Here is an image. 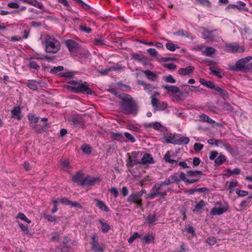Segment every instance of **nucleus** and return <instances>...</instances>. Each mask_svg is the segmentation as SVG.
I'll return each instance as SVG.
<instances>
[{"instance_id":"nucleus-59","label":"nucleus","mask_w":252,"mask_h":252,"mask_svg":"<svg viewBox=\"0 0 252 252\" xmlns=\"http://www.w3.org/2000/svg\"><path fill=\"white\" fill-rule=\"evenodd\" d=\"M148 53L153 57H156L158 55V52L155 49L150 48L147 50Z\"/></svg>"},{"instance_id":"nucleus-14","label":"nucleus","mask_w":252,"mask_h":252,"mask_svg":"<svg viewBox=\"0 0 252 252\" xmlns=\"http://www.w3.org/2000/svg\"><path fill=\"white\" fill-rule=\"evenodd\" d=\"M64 43L70 52H72L79 48V44L72 39H68Z\"/></svg>"},{"instance_id":"nucleus-35","label":"nucleus","mask_w":252,"mask_h":252,"mask_svg":"<svg viewBox=\"0 0 252 252\" xmlns=\"http://www.w3.org/2000/svg\"><path fill=\"white\" fill-rule=\"evenodd\" d=\"M202 120L204 122H207L210 124H214L215 121L213 119L209 118V117L205 114H202L200 116Z\"/></svg>"},{"instance_id":"nucleus-16","label":"nucleus","mask_w":252,"mask_h":252,"mask_svg":"<svg viewBox=\"0 0 252 252\" xmlns=\"http://www.w3.org/2000/svg\"><path fill=\"white\" fill-rule=\"evenodd\" d=\"M215 31H208L204 30L202 32V37L204 39H209L210 41H214L216 40L215 36L213 33Z\"/></svg>"},{"instance_id":"nucleus-21","label":"nucleus","mask_w":252,"mask_h":252,"mask_svg":"<svg viewBox=\"0 0 252 252\" xmlns=\"http://www.w3.org/2000/svg\"><path fill=\"white\" fill-rule=\"evenodd\" d=\"M40 83V82L36 80H28V82L26 83V85L31 90L35 91L37 90L38 85Z\"/></svg>"},{"instance_id":"nucleus-51","label":"nucleus","mask_w":252,"mask_h":252,"mask_svg":"<svg viewBox=\"0 0 252 252\" xmlns=\"http://www.w3.org/2000/svg\"><path fill=\"white\" fill-rule=\"evenodd\" d=\"M197 2L200 4L206 6L207 7L211 6V2L208 0H195Z\"/></svg>"},{"instance_id":"nucleus-33","label":"nucleus","mask_w":252,"mask_h":252,"mask_svg":"<svg viewBox=\"0 0 252 252\" xmlns=\"http://www.w3.org/2000/svg\"><path fill=\"white\" fill-rule=\"evenodd\" d=\"M225 160V157L223 155H220L215 159V163L216 165H220Z\"/></svg>"},{"instance_id":"nucleus-58","label":"nucleus","mask_w":252,"mask_h":252,"mask_svg":"<svg viewBox=\"0 0 252 252\" xmlns=\"http://www.w3.org/2000/svg\"><path fill=\"white\" fill-rule=\"evenodd\" d=\"M218 152L216 151H211L209 155V158L211 160L215 159L218 156Z\"/></svg>"},{"instance_id":"nucleus-9","label":"nucleus","mask_w":252,"mask_h":252,"mask_svg":"<svg viewBox=\"0 0 252 252\" xmlns=\"http://www.w3.org/2000/svg\"><path fill=\"white\" fill-rule=\"evenodd\" d=\"M225 48L227 51L232 53H243L245 51L244 46H240L238 44L236 43L226 44Z\"/></svg>"},{"instance_id":"nucleus-6","label":"nucleus","mask_w":252,"mask_h":252,"mask_svg":"<svg viewBox=\"0 0 252 252\" xmlns=\"http://www.w3.org/2000/svg\"><path fill=\"white\" fill-rule=\"evenodd\" d=\"M198 174H186L187 178L186 177V174H180L179 177H178L177 175L174 174L170 177V183L178 182L181 180L184 181L189 184H192L197 182L200 178V177L197 176Z\"/></svg>"},{"instance_id":"nucleus-36","label":"nucleus","mask_w":252,"mask_h":252,"mask_svg":"<svg viewBox=\"0 0 252 252\" xmlns=\"http://www.w3.org/2000/svg\"><path fill=\"white\" fill-rule=\"evenodd\" d=\"M222 108L223 111L227 113L231 112L233 110V107L228 102H224L222 104Z\"/></svg>"},{"instance_id":"nucleus-23","label":"nucleus","mask_w":252,"mask_h":252,"mask_svg":"<svg viewBox=\"0 0 252 252\" xmlns=\"http://www.w3.org/2000/svg\"><path fill=\"white\" fill-rule=\"evenodd\" d=\"M143 73L146 74L148 79L151 81H155L158 78L157 75L154 72L149 70L143 71Z\"/></svg>"},{"instance_id":"nucleus-47","label":"nucleus","mask_w":252,"mask_h":252,"mask_svg":"<svg viewBox=\"0 0 252 252\" xmlns=\"http://www.w3.org/2000/svg\"><path fill=\"white\" fill-rule=\"evenodd\" d=\"M121 69H122V68L120 67H115V66H112V67H109L107 69L103 70L102 71H101V73L105 74L108 71H116L118 70H121Z\"/></svg>"},{"instance_id":"nucleus-13","label":"nucleus","mask_w":252,"mask_h":252,"mask_svg":"<svg viewBox=\"0 0 252 252\" xmlns=\"http://www.w3.org/2000/svg\"><path fill=\"white\" fill-rule=\"evenodd\" d=\"M245 63L244 61L240 59L235 63V65L229 64L227 69L231 71H237L241 70L245 68Z\"/></svg>"},{"instance_id":"nucleus-1","label":"nucleus","mask_w":252,"mask_h":252,"mask_svg":"<svg viewBox=\"0 0 252 252\" xmlns=\"http://www.w3.org/2000/svg\"><path fill=\"white\" fill-rule=\"evenodd\" d=\"M118 97L122 100L120 103V107L125 114H137L138 111V104L130 95L123 93L119 94Z\"/></svg>"},{"instance_id":"nucleus-31","label":"nucleus","mask_w":252,"mask_h":252,"mask_svg":"<svg viewBox=\"0 0 252 252\" xmlns=\"http://www.w3.org/2000/svg\"><path fill=\"white\" fill-rule=\"evenodd\" d=\"M167 107V103L164 101L158 102L154 109L155 111H161L165 109Z\"/></svg>"},{"instance_id":"nucleus-38","label":"nucleus","mask_w":252,"mask_h":252,"mask_svg":"<svg viewBox=\"0 0 252 252\" xmlns=\"http://www.w3.org/2000/svg\"><path fill=\"white\" fill-rule=\"evenodd\" d=\"M111 137L115 140H117L123 137V134L119 132H110Z\"/></svg>"},{"instance_id":"nucleus-10","label":"nucleus","mask_w":252,"mask_h":252,"mask_svg":"<svg viewBox=\"0 0 252 252\" xmlns=\"http://www.w3.org/2000/svg\"><path fill=\"white\" fill-rule=\"evenodd\" d=\"M162 88L167 91V93H177L179 92V94H175L174 97L178 99H181L182 95L183 94V92H180L179 87L173 85H164L162 86Z\"/></svg>"},{"instance_id":"nucleus-29","label":"nucleus","mask_w":252,"mask_h":252,"mask_svg":"<svg viewBox=\"0 0 252 252\" xmlns=\"http://www.w3.org/2000/svg\"><path fill=\"white\" fill-rule=\"evenodd\" d=\"M189 139L187 137H182L180 138L179 139L176 140L174 141V144H178V145H181V144H187L189 143Z\"/></svg>"},{"instance_id":"nucleus-28","label":"nucleus","mask_w":252,"mask_h":252,"mask_svg":"<svg viewBox=\"0 0 252 252\" xmlns=\"http://www.w3.org/2000/svg\"><path fill=\"white\" fill-rule=\"evenodd\" d=\"M216 50L212 47H207L205 49L202 51V54L206 56H210L215 53Z\"/></svg>"},{"instance_id":"nucleus-22","label":"nucleus","mask_w":252,"mask_h":252,"mask_svg":"<svg viewBox=\"0 0 252 252\" xmlns=\"http://www.w3.org/2000/svg\"><path fill=\"white\" fill-rule=\"evenodd\" d=\"M98 222L101 225V230L102 231L106 233L109 231L111 227L109 224H108L106 221H104L103 220H99Z\"/></svg>"},{"instance_id":"nucleus-63","label":"nucleus","mask_w":252,"mask_h":252,"mask_svg":"<svg viewBox=\"0 0 252 252\" xmlns=\"http://www.w3.org/2000/svg\"><path fill=\"white\" fill-rule=\"evenodd\" d=\"M203 148V145L199 143H195L194 145V149L195 151H199Z\"/></svg>"},{"instance_id":"nucleus-2","label":"nucleus","mask_w":252,"mask_h":252,"mask_svg":"<svg viewBox=\"0 0 252 252\" xmlns=\"http://www.w3.org/2000/svg\"><path fill=\"white\" fill-rule=\"evenodd\" d=\"M170 183V180H166L164 182L156 183L151 189L148 197L152 199L158 196H165L167 195V186Z\"/></svg>"},{"instance_id":"nucleus-5","label":"nucleus","mask_w":252,"mask_h":252,"mask_svg":"<svg viewBox=\"0 0 252 252\" xmlns=\"http://www.w3.org/2000/svg\"><path fill=\"white\" fill-rule=\"evenodd\" d=\"M44 42L47 53L55 54L60 49V42L54 37L49 35L46 36Z\"/></svg>"},{"instance_id":"nucleus-45","label":"nucleus","mask_w":252,"mask_h":252,"mask_svg":"<svg viewBox=\"0 0 252 252\" xmlns=\"http://www.w3.org/2000/svg\"><path fill=\"white\" fill-rule=\"evenodd\" d=\"M217 242V239L214 237H209L206 240V242L210 246L215 245Z\"/></svg>"},{"instance_id":"nucleus-27","label":"nucleus","mask_w":252,"mask_h":252,"mask_svg":"<svg viewBox=\"0 0 252 252\" xmlns=\"http://www.w3.org/2000/svg\"><path fill=\"white\" fill-rule=\"evenodd\" d=\"M174 34L176 35H178V36H186L187 37V38L191 39V40H193V38L192 36H191L187 31H184V30H180L176 32H174Z\"/></svg>"},{"instance_id":"nucleus-8","label":"nucleus","mask_w":252,"mask_h":252,"mask_svg":"<svg viewBox=\"0 0 252 252\" xmlns=\"http://www.w3.org/2000/svg\"><path fill=\"white\" fill-rule=\"evenodd\" d=\"M229 206L227 204L222 206L220 202H217L210 211L211 216L220 215L226 212Z\"/></svg>"},{"instance_id":"nucleus-12","label":"nucleus","mask_w":252,"mask_h":252,"mask_svg":"<svg viewBox=\"0 0 252 252\" xmlns=\"http://www.w3.org/2000/svg\"><path fill=\"white\" fill-rule=\"evenodd\" d=\"M91 249L93 252H103L104 249L95 240V235H93L92 237Z\"/></svg>"},{"instance_id":"nucleus-7","label":"nucleus","mask_w":252,"mask_h":252,"mask_svg":"<svg viewBox=\"0 0 252 252\" xmlns=\"http://www.w3.org/2000/svg\"><path fill=\"white\" fill-rule=\"evenodd\" d=\"M128 156L127 160V165L128 167H131L134 165L141 164V158L142 154L140 152H133L131 155L127 154Z\"/></svg>"},{"instance_id":"nucleus-19","label":"nucleus","mask_w":252,"mask_h":252,"mask_svg":"<svg viewBox=\"0 0 252 252\" xmlns=\"http://www.w3.org/2000/svg\"><path fill=\"white\" fill-rule=\"evenodd\" d=\"M94 201L96 202V207H98L99 209L107 212L109 211V208L102 201L96 198L94 199Z\"/></svg>"},{"instance_id":"nucleus-4","label":"nucleus","mask_w":252,"mask_h":252,"mask_svg":"<svg viewBox=\"0 0 252 252\" xmlns=\"http://www.w3.org/2000/svg\"><path fill=\"white\" fill-rule=\"evenodd\" d=\"M70 84V86L68 88L73 93H83L90 94H92V91L88 87V84L86 82L81 83L76 81H71Z\"/></svg>"},{"instance_id":"nucleus-15","label":"nucleus","mask_w":252,"mask_h":252,"mask_svg":"<svg viewBox=\"0 0 252 252\" xmlns=\"http://www.w3.org/2000/svg\"><path fill=\"white\" fill-rule=\"evenodd\" d=\"M194 70V67L188 66L186 68H180L178 70V73L181 75H187L192 73Z\"/></svg>"},{"instance_id":"nucleus-30","label":"nucleus","mask_w":252,"mask_h":252,"mask_svg":"<svg viewBox=\"0 0 252 252\" xmlns=\"http://www.w3.org/2000/svg\"><path fill=\"white\" fill-rule=\"evenodd\" d=\"M206 205V202L203 200H200L198 203L195 206L194 208L193 209V212H199Z\"/></svg>"},{"instance_id":"nucleus-43","label":"nucleus","mask_w":252,"mask_h":252,"mask_svg":"<svg viewBox=\"0 0 252 252\" xmlns=\"http://www.w3.org/2000/svg\"><path fill=\"white\" fill-rule=\"evenodd\" d=\"M163 79L167 83H175L176 82V80L171 75L164 76Z\"/></svg>"},{"instance_id":"nucleus-3","label":"nucleus","mask_w":252,"mask_h":252,"mask_svg":"<svg viewBox=\"0 0 252 252\" xmlns=\"http://www.w3.org/2000/svg\"><path fill=\"white\" fill-rule=\"evenodd\" d=\"M84 174H75L72 178V181L78 186H91L97 181L100 180L99 178L91 177L89 176H84Z\"/></svg>"},{"instance_id":"nucleus-49","label":"nucleus","mask_w":252,"mask_h":252,"mask_svg":"<svg viewBox=\"0 0 252 252\" xmlns=\"http://www.w3.org/2000/svg\"><path fill=\"white\" fill-rule=\"evenodd\" d=\"M29 66L30 68H33L36 70H38L40 68V66L35 61H31Z\"/></svg>"},{"instance_id":"nucleus-54","label":"nucleus","mask_w":252,"mask_h":252,"mask_svg":"<svg viewBox=\"0 0 252 252\" xmlns=\"http://www.w3.org/2000/svg\"><path fill=\"white\" fill-rule=\"evenodd\" d=\"M229 184L228 189H232L233 188L236 187L237 185L238 182L236 180H232L230 182H227Z\"/></svg>"},{"instance_id":"nucleus-20","label":"nucleus","mask_w":252,"mask_h":252,"mask_svg":"<svg viewBox=\"0 0 252 252\" xmlns=\"http://www.w3.org/2000/svg\"><path fill=\"white\" fill-rule=\"evenodd\" d=\"M12 117L18 120H20L22 117L21 115V109L19 107H15L12 110Z\"/></svg>"},{"instance_id":"nucleus-41","label":"nucleus","mask_w":252,"mask_h":252,"mask_svg":"<svg viewBox=\"0 0 252 252\" xmlns=\"http://www.w3.org/2000/svg\"><path fill=\"white\" fill-rule=\"evenodd\" d=\"M59 76L61 77H66V78H71L73 76V74L70 71H66L60 73Z\"/></svg>"},{"instance_id":"nucleus-42","label":"nucleus","mask_w":252,"mask_h":252,"mask_svg":"<svg viewBox=\"0 0 252 252\" xmlns=\"http://www.w3.org/2000/svg\"><path fill=\"white\" fill-rule=\"evenodd\" d=\"M81 149L83 152L86 154H90L92 152V148L89 145L84 144L81 147Z\"/></svg>"},{"instance_id":"nucleus-17","label":"nucleus","mask_w":252,"mask_h":252,"mask_svg":"<svg viewBox=\"0 0 252 252\" xmlns=\"http://www.w3.org/2000/svg\"><path fill=\"white\" fill-rule=\"evenodd\" d=\"M19 1L29 4L31 5L34 6L39 9H42L43 7V5L42 2H38L36 0H19Z\"/></svg>"},{"instance_id":"nucleus-56","label":"nucleus","mask_w":252,"mask_h":252,"mask_svg":"<svg viewBox=\"0 0 252 252\" xmlns=\"http://www.w3.org/2000/svg\"><path fill=\"white\" fill-rule=\"evenodd\" d=\"M155 89V87L152 86L151 84H146L145 86L144 87V90L147 92V93H151L154 89Z\"/></svg>"},{"instance_id":"nucleus-62","label":"nucleus","mask_w":252,"mask_h":252,"mask_svg":"<svg viewBox=\"0 0 252 252\" xmlns=\"http://www.w3.org/2000/svg\"><path fill=\"white\" fill-rule=\"evenodd\" d=\"M78 3L80 4L81 6H82L86 10H89L91 8L90 6L87 4L86 3H85L84 1H83L82 0H80L78 2Z\"/></svg>"},{"instance_id":"nucleus-25","label":"nucleus","mask_w":252,"mask_h":252,"mask_svg":"<svg viewBox=\"0 0 252 252\" xmlns=\"http://www.w3.org/2000/svg\"><path fill=\"white\" fill-rule=\"evenodd\" d=\"M214 90H215L219 95H221L224 98L228 97L227 92L221 88L216 86Z\"/></svg>"},{"instance_id":"nucleus-57","label":"nucleus","mask_w":252,"mask_h":252,"mask_svg":"<svg viewBox=\"0 0 252 252\" xmlns=\"http://www.w3.org/2000/svg\"><path fill=\"white\" fill-rule=\"evenodd\" d=\"M210 70L211 73L214 75H215V76H217L219 78H222V76L220 74L219 71L214 70L213 67H210Z\"/></svg>"},{"instance_id":"nucleus-39","label":"nucleus","mask_w":252,"mask_h":252,"mask_svg":"<svg viewBox=\"0 0 252 252\" xmlns=\"http://www.w3.org/2000/svg\"><path fill=\"white\" fill-rule=\"evenodd\" d=\"M149 224H151L157 220V216L155 214H150L148 215L147 220Z\"/></svg>"},{"instance_id":"nucleus-34","label":"nucleus","mask_w":252,"mask_h":252,"mask_svg":"<svg viewBox=\"0 0 252 252\" xmlns=\"http://www.w3.org/2000/svg\"><path fill=\"white\" fill-rule=\"evenodd\" d=\"M131 57L135 60L141 62L144 61L146 59V58L143 55L139 54H132L131 55Z\"/></svg>"},{"instance_id":"nucleus-52","label":"nucleus","mask_w":252,"mask_h":252,"mask_svg":"<svg viewBox=\"0 0 252 252\" xmlns=\"http://www.w3.org/2000/svg\"><path fill=\"white\" fill-rule=\"evenodd\" d=\"M236 193H237V194L238 195H239V196H241V197L246 196L247 195H248V194H249V192L247 191L239 190V189H237L236 190Z\"/></svg>"},{"instance_id":"nucleus-64","label":"nucleus","mask_w":252,"mask_h":252,"mask_svg":"<svg viewBox=\"0 0 252 252\" xmlns=\"http://www.w3.org/2000/svg\"><path fill=\"white\" fill-rule=\"evenodd\" d=\"M205 86L207 87L208 88L211 89H214L216 87L215 84L210 81H207Z\"/></svg>"},{"instance_id":"nucleus-26","label":"nucleus","mask_w":252,"mask_h":252,"mask_svg":"<svg viewBox=\"0 0 252 252\" xmlns=\"http://www.w3.org/2000/svg\"><path fill=\"white\" fill-rule=\"evenodd\" d=\"M94 44L96 46H103L106 45L104 38L101 36H98L94 40Z\"/></svg>"},{"instance_id":"nucleus-61","label":"nucleus","mask_w":252,"mask_h":252,"mask_svg":"<svg viewBox=\"0 0 252 252\" xmlns=\"http://www.w3.org/2000/svg\"><path fill=\"white\" fill-rule=\"evenodd\" d=\"M125 136L126 138L129 140L132 143H134L135 141V139L134 137L128 132H125Z\"/></svg>"},{"instance_id":"nucleus-37","label":"nucleus","mask_w":252,"mask_h":252,"mask_svg":"<svg viewBox=\"0 0 252 252\" xmlns=\"http://www.w3.org/2000/svg\"><path fill=\"white\" fill-rule=\"evenodd\" d=\"M154 240V237L152 235H147L145 236L142 240L144 241L145 243L149 244L152 242Z\"/></svg>"},{"instance_id":"nucleus-24","label":"nucleus","mask_w":252,"mask_h":252,"mask_svg":"<svg viewBox=\"0 0 252 252\" xmlns=\"http://www.w3.org/2000/svg\"><path fill=\"white\" fill-rule=\"evenodd\" d=\"M250 200L249 197L245 200H243L239 205V208L237 209L238 211H242L245 208L248 206L250 203Z\"/></svg>"},{"instance_id":"nucleus-32","label":"nucleus","mask_w":252,"mask_h":252,"mask_svg":"<svg viewBox=\"0 0 252 252\" xmlns=\"http://www.w3.org/2000/svg\"><path fill=\"white\" fill-rule=\"evenodd\" d=\"M166 47L167 50L171 51H174L176 49H179L180 47L176 44L172 42H167L166 44Z\"/></svg>"},{"instance_id":"nucleus-46","label":"nucleus","mask_w":252,"mask_h":252,"mask_svg":"<svg viewBox=\"0 0 252 252\" xmlns=\"http://www.w3.org/2000/svg\"><path fill=\"white\" fill-rule=\"evenodd\" d=\"M139 237L140 235L139 234V233L137 232H135L133 233V234L132 236H131L129 238L128 240V242L129 244H131L134 241L135 239Z\"/></svg>"},{"instance_id":"nucleus-50","label":"nucleus","mask_w":252,"mask_h":252,"mask_svg":"<svg viewBox=\"0 0 252 252\" xmlns=\"http://www.w3.org/2000/svg\"><path fill=\"white\" fill-rule=\"evenodd\" d=\"M158 102V100L155 97V95H152L151 96V104L154 109L157 106Z\"/></svg>"},{"instance_id":"nucleus-18","label":"nucleus","mask_w":252,"mask_h":252,"mask_svg":"<svg viewBox=\"0 0 252 252\" xmlns=\"http://www.w3.org/2000/svg\"><path fill=\"white\" fill-rule=\"evenodd\" d=\"M153 158L150 154H145L141 158V164H145L147 163H152Z\"/></svg>"},{"instance_id":"nucleus-60","label":"nucleus","mask_w":252,"mask_h":252,"mask_svg":"<svg viewBox=\"0 0 252 252\" xmlns=\"http://www.w3.org/2000/svg\"><path fill=\"white\" fill-rule=\"evenodd\" d=\"M44 217L49 221H55L56 218L55 216H52L51 215H45Z\"/></svg>"},{"instance_id":"nucleus-44","label":"nucleus","mask_w":252,"mask_h":252,"mask_svg":"<svg viewBox=\"0 0 252 252\" xmlns=\"http://www.w3.org/2000/svg\"><path fill=\"white\" fill-rule=\"evenodd\" d=\"M17 218L20 219L21 220H23L26 221V222H27L28 223H30L31 222V221L30 220H29L26 217V216L23 213H19L17 216Z\"/></svg>"},{"instance_id":"nucleus-53","label":"nucleus","mask_w":252,"mask_h":252,"mask_svg":"<svg viewBox=\"0 0 252 252\" xmlns=\"http://www.w3.org/2000/svg\"><path fill=\"white\" fill-rule=\"evenodd\" d=\"M144 44H146V45H149V46H151V45H155L158 48H162L163 47V45L161 43H160V42H156L155 43H154V42H143Z\"/></svg>"},{"instance_id":"nucleus-11","label":"nucleus","mask_w":252,"mask_h":252,"mask_svg":"<svg viewBox=\"0 0 252 252\" xmlns=\"http://www.w3.org/2000/svg\"><path fill=\"white\" fill-rule=\"evenodd\" d=\"M142 195V193L140 192L132 193L128 196L127 200L128 202H133L138 206H140L142 205V199L141 198Z\"/></svg>"},{"instance_id":"nucleus-40","label":"nucleus","mask_w":252,"mask_h":252,"mask_svg":"<svg viewBox=\"0 0 252 252\" xmlns=\"http://www.w3.org/2000/svg\"><path fill=\"white\" fill-rule=\"evenodd\" d=\"M63 70V66L60 65L58 66H55L52 68L50 72L54 74H57L59 72L62 71Z\"/></svg>"},{"instance_id":"nucleus-48","label":"nucleus","mask_w":252,"mask_h":252,"mask_svg":"<svg viewBox=\"0 0 252 252\" xmlns=\"http://www.w3.org/2000/svg\"><path fill=\"white\" fill-rule=\"evenodd\" d=\"M121 69H122V68L120 67H115V66H112V67H109L107 69L103 70L102 71H101V73L105 74L108 71H116L118 70H121Z\"/></svg>"},{"instance_id":"nucleus-55","label":"nucleus","mask_w":252,"mask_h":252,"mask_svg":"<svg viewBox=\"0 0 252 252\" xmlns=\"http://www.w3.org/2000/svg\"><path fill=\"white\" fill-rule=\"evenodd\" d=\"M79 30L88 33H89L92 32L91 28L83 25H80L79 26Z\"/></svg>"}]
</instances>
